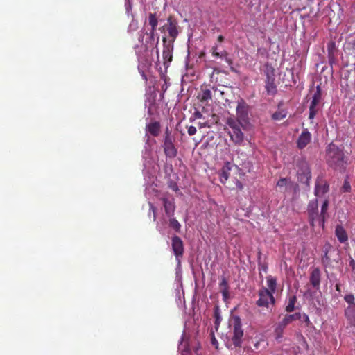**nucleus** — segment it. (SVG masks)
Returning <instances> with one entry per match:
<instances>
[{"mask_svg": "<svg viewBox=\"0 0 355 355\" xmlns=\"http://www.w3.org/2000/svg\"><path fill=\"white\" fill-rule=\"evenodd\" d=\"M236 166L231 162H226L221 170L219 171V178L221 183L225 184L230 177V172L233 168Z\"/></svg>", "mask_w": 355, "mask_h": 355, "instance_id": "nucleus-12", "label": "nucleus"}, {"mask_svg": "<svg viewBox=\"0 0 355 355\" xmlns=\"http://www.w3.org/2000/svg\"><path fill=\"white\" fill-rule=\"evenodd\" d=\"M288 180L286 179V178H282V179H280L277 183V185L279 187H286L287 185V184L288 183Z\"/></svg>", "mask_w": 355, "mask_h": 355, "instance_id": "nucleus-37", "label": "nucleus"}, {"mask_svg": "<svg viewBox=\"0 0 355 355\" xmlns=\"http://www.w3.org/2000/svg\"><path fill=\"white\" fill-rule=\"evenodd\" d=\"M336 291H339L340 292V285L338 284H337L336 285Z\"/></svg>", "mask_w": 355, "mask_h": 355, "instance_id": "nucleus-49", "label": "nucleus"}, {"mask_svg": "<svg viewBox=\"0 0 355 355\" xmlns=\"http://www.w3.org/2000/svg\"><path fill=\"white\" fill-rule=\"evenodd\" d=\"M147 132L153 136H157L159 132V124L157 122L148 124L146 127Z\"/></svg>", "mask_w": 355, "mask_h": 355, "instance_id": "nucleus-21", "label": "nucleus"}, {"mask_svg": "<svg viewBox=\"0 0 355 355\" xmlns=\"http://www.w3.org/2000/svg\"><path fill=\"white\" fill-rule=\"evenodd\" d=\"M218 47L217 46H214L213 49H212V54L214 57L216 58H223L224 56L226 55V52H223L221 53H220L219 52H218Z\"/></svg>", "mask_w": 355, "mask_h": 355, "instance_id": "nucleus-34", "label": "nucleus"}, {"mask_svg": "<svg viewBox=\"0 0 355 355\" xmlns=\"http://www.w3.org/2000/svg\"><path fill=\"white\" fill-rule=\"evenodd\" d=\"M329 190V186L327 182L322 180H317L315 187V195L320 197L326 193Z\"/></svg>", "mask_w": 355, "mask_h": 355, "instance_id": "nucleus-13", "label": "nucleus"}, {"mask_svg": "<svg viewBox=\"0 0 355 355\" xmlns=\"http://www.w3.org/2000/svg\"><path fill=\"white\" fill-rule=\"evenodd\" d=\"M295 297H293L290 299L288 305L286 307V311L287 312H292L294 310L295 307Z\"/></svg>", "mask_w": 355, "mask_h": 355, "instance_id": "nucleus-33", "label": "nucleus"}, {"mask_svg": "<svg viewBox=\"0 0 355 355\" xmlns=\"http://www.w3.org/2000/svg\"><path fill=\"white\" fill-rule=\"evenodd\" d=\"M311 140V135L307 130H304L297 139V147L300 149L304 148Z\"/></svg>", "mask_w": 355, "mask_h": 355, "instance_id": "nucleus-14", "label": "nucleus"}, {"mask_svg": "<svg viewBox=\"0 0 355 355\" xmlns=\"http://www.w3.org/2000/svg\"><path fill=\"white\" fill-rule=\"evenodd\" d=\"M324 257L327 259V251L325 252Z\"/></svg>", "mask_w": 355, "mask_h": 355, "instance_id": "nucleus-52", "label": "nucleus"}, {"mask_svg": "<svg viewBox=\"0 0 355 355\" xmlns=\"http://www.w3.org/2000/svg\"><path fill=\"white\" fill-rule=\"evenodd\" d=\"M297 174L300 181L309 184L311 179V171L308 162L304 159L298 161L297 164Z\"/></svg>", "mask_w": 355, "mask_h": 355, "instance_id": "nucleus-7", "label": "nucleus"}, {"mask_svg": "<svg viewBox=\"0 0 355 355\" xmlns=\"http://www.w3.org/2000/svg\"><path fill=\"white\" fill-rule=\"evenodd\" d=\"M148 21H149V24L150 25V26L152 28L150 34L153 35L154 33V31L156 29L157 26V20L155 15L153 14H150Z\"/></svg>", "mask_w": 355, "mask_h": 355, "instance_id": "nucleus-25", "label": "nucleus"}, {"mask_svg": "<svg viewBox=\"0 0 355 355\" xmlns=\"http://www.w3.org/2000/svg\"><path fill=\"white\" fill-rule=\"evenodd\" d=\"M211 344L216 347L217 348L218 347V343L217 341V340L216 339V338L214 337V331L213 330H211Z\"/></svg>", "mask_w": 355, "mask_h": 355, "instance_id": "nucleus-40", "label": "nucleus"}, {"mask_svg": "<svg viewBox=\"0 0 355 355\" xmlns=\"http://www.w3.org/2000/svg\"><path fill=\"white\" fill-rule=\"evenodd\" d=\"M258 345H259V342H257V343L254 345V346H255V348H256V349H258Z\"/></svg>", "mask_w": 355, "mask_h": 355, "instance_id": "nucleus-51", "label": "nucleus"}, {"mask_svg": "<svg viewBox=\"0 0 355 355\" xmlns=\"http://www.w3.org/2000/svg\"><path fill=\"white\" fill-rule=\"evenodd\" d=\"M345 300L346 301V302H347L349 304L348 306L355 305V304L354 303V297L353 295H345Z\"/></svg>", "mask_w": 355, "mask_h": 355, "instance_id": "nucleus-35", "label": "nucleus"}, {"mask_svg": "<svg viewBox=\"0 0 355 355\" xmlns=\"http://www.w3.org/2000/svg\"><path fill=\"white\" fill-rule=\"evenodd\" d=\"M202 116V114L200 112H198V111L195 112L194 117L196 119H201Z\"/></svg>", "mask_w": 355, "mask_h": 355, "instance_id": "nucleus-43", "label": "nucleus"}, {"mask_svg": "<svg viewBox=\"0 0 355 355\" xmlns=\"http://www.w3.org/2000/svg\"><path fill=\"white\" fill-rule=\"evenodd\" d=\"M164 148L167 157H174L176 156L177 150L173 144L172 139L168 135L165 137Z\"/></svg>", "mask_w": 355, "mask_h": 355, "instance_id": "nucleus-11", "label": "nucleus"}, {"mask_svg": "<svg viewBox=\"0 0 355 355\" xmlns=\"http://www.w3.org/2000/svg\"><path fill=\"white\" fill-rule=\"evenodd\" d=\"M146 137L147 138L146 139V143H148V140H149V137H148V135H146Z\"/></svg>", "mask_w": 355, "mask_h": 355, "instance_id": "nucleus-50", "label": "nucleus"}, {"mask_svg": "<svg viewBox=\"0 0 355 355\" xmlns=\"http://www.w3.org/2000/svg\"><path fill=\"white\" fill-rule=\"evenodd\" d=\"M350 188H351V187H350V184H349V182L347 181V180H345V182H344V184L343 185V187H342L343 191L348 192V191H349Z\"/></svg>", "mask_w": 355, "mask_h": 355, "instance_id": "nucleus-38", "label": "nucleus"}, {"mask_svg": "<svg viewBox=\"0 0 355 355\" xmlns=\"http://www.w3.org/2000/svg\"><path fill=\"white\" fill-rule=\"evenodd\" d=\"M266 283L268 286L267 289L270 291L272 294L275 293L277 288V279L272 276H268L266 277Z\"/></svg>", "mask_w": 355, "mask_h": 355, "instance_id": "nucleus-19", "label": "nucleus"}, {"mask_svg": "<svg viewBox=\"0 0 355 355\" xmlns=\"http://www.w3.org/2000/svg\"><path fill=\"white\" fill-rule=\"evenodd\" d=\"M335 234L340 243H345L348 240V236L346 233V231L341 225L336 226Z\"/></svg>", "mask_w": 355, "mask_h": 355, "instance_id": "nucleus-18", "label": "nucleus"}, {"mask_svg": "<svg viewBox=\"0 0 355 355\" xmlns=\"http://www.w3.org/2000/svg\"><path fill=\"white\" fill-rule=\"evenodd\" d=\"M149 150L147 148V147L145 148V152H144V157L146 158L147 156H148L149 155Z\"/></svg>", "mask_w": 355, "mask_h": 355, "instance_id": "nucleus-46", "label": "nucleus"}, {"mask_svg": "<svg viewBox=\"0 0 355 355\" xmlns=\"http://www.w3.org/2000/svg\"><path fill=\"white\" fill-rule=\"evenodd\" d=\"M142 76L146 79V78L145 77L144 74L142 73Z\"/></svg>", "mask_w": 355, "mask_h": 355, "instance_id": "nucleus-53", "label": "nucleus"}, {"mask_svg": "<svg viewBox=\"0 0 355 355\" xmlns=\"http://www.w3.org/2000/svg\"><path fill=\"white\" fill-rule=\"evenodd\" d=\"M322 98V93L321 89L319 85L316 87V91L314 92V94L312 98V101L309 107V116L310 119H313L316 113L318 112L319 108L318 105Z\"/></svg>", "mask_w": 355, "mask_h": 355, "instance_id": "nucleus-9", "label": "nucleus"}, {"mask_svg": "<svg viewBox=\"0 0 355 355\" xmlns=\"http://www.w3.org/2000/svg\"><path fill=\"white\" fill-rule=\"evenodd\" d=\"M196 131L197 130L194 126L191 125L188 128V134L190 136L194 135L196 133Z\"/></svg>", "mask_w": 355, "mask_h": 355, "instance_id": "nucleus-41", "label": "nucleus"}, {"mask_svg": "<svg viewBox=\"0 0 355 355\" xmlns=\"http://www.w3.org/2000/svg\"><path fill=\"white\" fill-rule=\"evenodd\" d=\"M227 125L231 129L229 132L230 139L237 145H241L244 140V134L240 128V124L235 119L230 117L227 119Z\"/></svg>", "mask_w": 355, "mask_h": 355, "instance_id": "nucleus-4", "label": "nucleus"}, {"mask_svg": "<svg viewBox=\"0 0 355 355\" xmlns=\"http://www.w3.org/2000/svg\"><path fill=\"white\" fill-rule=\"evenodd\" d=\"M167 221L164 217H162L159 219L157 224V228L159 232H163L165 229Z\"/></svg>", "mask_w": 355, "mask_h": 355, "instance_id": "nucleus-28", "label": "nucleus"}, {"mask_svg": "<svg viewBox=\"0 0 355 355\" xmlns=\"http://www.w3.org/2000/svg\"><path fill=\"white\" fill-rule=\"evenodd\" d=\"M198 98L202 102H207L211 100L212 98L211 90L208 89H202L201 93L199 94Z\"/></svg>", "mask_w": 355, "mask_h": 355, "instance_id": "nucleus-22", "label": "nucleus"}, {"mask_svg": "<svg viewBox=\"0 0 355 355\" xmlns=\"http://www.w3.org/2000/svg\"><path fill=\"white\" fill-rule=\"evenodd\" d=\"M223 37L222 35H219L218 37V41L219 42H223Z\"/></svg>", "mask_w": 355, "mask_h": 355, "instance_id": "nucleus-47", "label": "nucleus"}, {"mask_svg": "<svg viewBox=\"0 0 355 355\" xmlns=\"http://www.w3.org/2000/svg\"><path fill=\"white\" fill-rule=\"evenodd\" d=\"M125 9H126V12L128 14H129L130 10H131V9H132L131 0H125Z\"/></svg>", "mask_w": 355, "mask_h": 355, "instance_id": "nucleus-39", "label": "nucleus"}, {"mask_svg": "<svg viewBox=\"0 0 355 355\" xmlns=\"http://www.w3.org/2000/svg\"><path fill=\"white\" fill-rule=\"evenodd\" d=\"M307 211L309 214V220L311 225L313 227L318 225L324 229V218L319 216L318 205L317 200H312L309 203Z\"/></svg>", "mask_w": 355, "mask_h": 355, "instance_id": "nucleus-5", "label": "nucleus"}, {"mask_svg": "<svg viewBox=\"0 0 355 355\" xmlns=\"http://www.w3.org/2000/svg\"><path fill=\"white\" fill-rule=\"evenodd\" d=\"M220 291L224 297V299H227L229 297V291H228V284L225 278H223L221 282L220 283Z\"/></svg>", "mask_w": 355, "mask_h": 355, "instance_id": "nucleus-20", "label": "nucleus"}, {"mask_svg": "<svg viewBox=\"0 0 355 355\" xmlns=\"http://www.w3.org/2000/svg\"><path fill=\"white\" fill-rule=\"evenodd\" d=\"M230 337L234 347H240L242 343L243 331L241 322L238 317H235L230 323Z\"/></svg>", "mask_w": 355, "mask_h": 355, "instance_id": "nucleus-3", "label": "nucleus"}, {"mask_svg": "<svg viewBox=\"0 0 355 355\" xmlns=\"http://www.w3.org/2000/svg\"><path fill=\"white\" fill-rule=\"evenodd\" d=\"M128 28L130 31H136L138 28V22L136 20L132 19L130 23Z\"/></svg>", "mask_w": 355, "mask_h": 355, "instance_id": "nucleus-36", "label": "nucleus"}, {"mask_svg": "<svg viewBox=\"0 0 355 355\" xmlns=\"http://www.w3.org/2000/svg\"><path fill=\"white\" fill-rule=\"evenodd\" d=\"M345 316L349 324L355 327V305L347 306L345 310Z\"/></svg>", "mask_w": 355, "mask_h": 355, "instance_id": "nucleus-16", "label": "nucleus"}, {"mask_svg": "<svg viewBox=\"0 0 355 355\" xmlns=\"http://www.w3.org/2000/svg\"><path fill=\"white\" fill-rule=\"evenodd\" d=\"M168 31V33L171 37H175L177 36V35H178L177 28L173 24H171V23L170 24Z\"/></svg>", "mask_w": 355, "mask_h": 355, "instance_id": "nucleus-32", "label": "nucleus"}, {"mask_svg": "<svg viewBox=\"0 0 355 355\" xmlns=\"http://www.w3.org/2000/svg\"><path fill=\"white\" fill-rule=\"evenodd\" d=\"M237 187H238L239 189H241L243 188V186H242L241 183H240V182H238V183H237Z\"/></svg>", "mask_w": 355, "mask_h": 355, "instance_id": "nucleus-48", "label": "nucleus"}, {"mask_svg": "<svg viewBox=\"0 0 355 355\" xmlns=\"http://www.w3.org/2000/svg\"><path fill=\"white\" fill-rule=\"evenodd\" d=\"M283 324L279 322V324H277L276 329H275V333L277 334V338H281L282 337V334L283 333V331L284 329V328L286 327L284 325H282Z\"/></svg>", "mask_w": 355, "mask_h": 355, "instance_id": "nucleus-31", "label": "nucleus"}, {"mask_svg": "<svg viewBox=\"0 0 355 355\" xmlns=\"http://www.w3.org/2000/svg\"><path fill=\"white\" fill-rule=\"evenodd\" d=\"M198 125H199L200 128H205V127H209V125H208L207 122L199 123Z\"/></svg>", "mask_w": 355, "mask_h": 355, "instance_id": "nucleus-44", "label": "nucleus"}, {"mask_svg": "<svg viewBox=\"0 0 355 355\" xmlns=\"http://www.w3.org/2000/svg\"><path fill=\"white\" fill-rule=\"evenodd\" d=\"M243 129H245L249 124L248 106L243 101L238 102L236 107V119Z\"/></svg>", "mask_w": 355, "mask_h": 355, "instance_id": "nucleus-6", "label": "nucleus"}, {"mask_svg": "<svg viewBox=\"0 0 355 355\" xmlns=\"http://www.w3.org/2000/svg\"><path fill=\"white\" fill-rule=\"evenodd\" d=\"M328 205H329L328 200H324L323 201L322 207H321V213H320V214H319V216L322 217L324 219L325 215L327 214V211L328 209Z\"/></svg>", "mask_w": 355, "mask_h": 355, "instance_id": "nucleus-29", "label": "nucleus"}, {"mask_svg": "<svg viewBox=\"0 0 355 355\" xmlns=\"http://www.w3.org/2000/svg\"><path fill=\"white\" fill-rule=\"evenodd\" d=\"M297 317L298 316L296 315V313L292 315H286L283 320L281 321V322L283 324L282 325L286 327L293 321L296 320Z\"/></svg>", "mask_w": 355, "mask_h": 355, "instance_id": "nucleus-23", "label": "nucleus"}, {"mask_svg": "<svg viewBox=\"0 0 355 355\" xmlns=\"http://www.w3.org/2000/svg\"><path fill=\"white\" fill-rule=\"evenodd\" d=\"M151 191H155V196H157V198H159V200L162 201L165 211V214L169 218L168 222L170 227L174 229L175 231H179L181 225L175 218H173L175 209L173 198H172L171 196H168V195L160 196V194L157 193V191H155L154 188L150 187L146 189L145 194L148 199L150 209L153 211V220H156L155 207L153 205V203L150 200V197L148 196Z\"/></svg>", "mask_w": 355, "mask_h": 355, "instance_id": "nucleus-1", "label": "nucleus"}, {"mask_svg": "<svg viewBox=\"0 0 355 355\" xmlns=\"http://www.w3.org/2000/svg\"><path fill=\"white\" fill-rule=\"evenodd\" d=\"M321 272L318 268H314L310 276V282L312 286L316 289H319L320 284Z\"/></svg>", "mask_w": 355, "mask_h": 355, "instance_id": "nucleus-15", "label": "nucleus"}, {"mask_svg": "<svg viewBox=\"0 0 355 355\" xmlns=\"http://www.w3.org/2000/svg\"><path fill=\"white\" fill-rule=\"evenodd\" d=\"M266 90L268 93L273 94L276 91L275 85L272 80H270V78L268 79V81L266 85Z\"/></svg>", "mask_w": 355, "mask_h": 355, "instance_id": "nucleus-27", "label": "nucleus"}, {"mask_svg": "<svg viewBox=\"0 0 355 355\" xmlns=\"http://www.w3.org/2000/svg\"><path fill=\"white\" fill-rule=\"evenodd\" d=\"M163 55L164 57V58H167L168 57L169 58V60H171V51L169 50V49H164V51H163Z\"/></svg>", "mask_w": 355, "mask_h": 355, "instance_id": "nucleus-42", "label": "nucleus"}, {"mask_svg": "<svg viewBox=\"0 0 355 355\" xmlns=\"http://www.w3.org/2000/svg\"><path fill=\"white\" fill-rule=\"evenodd\" d=\"M327 162L329 166L336 169L342 170L347 165V159L343 150L334 144L331 143L327 148Z\"/></svg>", "mask_w": 355, "mask_h": 355, "instance_id": "nucleus-2", "label": "nucleus"}, {"mask_svg": "<svg viewBox=\"0 0 355 355\" xmlns=\"http://www.w3.org/2000/svg\"><path fill=\"white\" fill-rule=\"evenodd\" d=\"M350 266H352V270H353L354 272L355 273V261L354 259H352L350 261Z\"/></svg>", "mask_w": 355, "mask_h": 355, "instance_id": "nucleus-45", "label": "nucleus"}, {"mask_svg": "<svg viewBox=\"0 0 355 355\" xmlns=\"http://www.w3.org/2000/svg\"><path fill=\"white\" fill-rule=\"evenodd\" d=\"M259 298L257 301V304L259 307L269 308L270 305L275 303L273 294L271 293L266 288H262L259 292Z\"/></svg>", "mask_w": 355, "mask_h": 355, "instance_id": "nucleus-8", "label": "nucleus"}, {"mask_svg": "<svg viewBox=\"0 0 355 355\" xmlns=\"http://www.w3.org/2000/svg\"><path fill=\"white\" fill-rule=\"evenodd\" d=\"M296 315L298 316L297 320H300L302 323H305L307 327L311 325L309 318L306 313H296Z\"/></svg>", "mask_w": 355, "mask_h": 355, "instance_id": "nucleus-24", "label": "nucleus"}, {"mask_svg": "<svg viewBox=\"0 0 355 355\" xmlns=\"http://www.w3.org/2000/svg\"><path fill=\"white\" fill-rule=\"evenodd\" d=\"M178 350L181 352V355H189L190 352L188 346V340L186 336L183 334L181 341L178 346Z\"/></svg>", "mask_w": 355, "mask_h": 355, "instance_id": "nucleus-17", "label": "nucleus"}, {"mask_svg": "<svg viewBox=\"0 0 355 355\" xmlns=\"http://www.w3.org/2000/svg\"><path fill=\"white\" fill-rule=\"evenodd\" d=\"M286 116V113L284 110H279L276 112H275L272 114V119L275 121H280L283 119H284Z\"/></svg>", "mask_w": 355, "mask_h": 355, "instance_id": "nucleus-26", "label": "nucleus"}, {"mask_svg": "<svg viewBox=\"0 0 355 355\" xmlns=\"http://www.w3.org/2000/svg\"><path fill=\"white\" fill-rule=\"evenodd\" d=\"M214 316H215V318H216L214 329H215L216 331H217L218 328V326H219V324L220 323V321H221V318L220 316L219 311H218V308H216V309H215Z\"/></svg>", "mask_w": 355, "mask_h": 355, "instance_id": "nucleus-30", "label": "nucleus"}, {"mask_svg": "<svg viewBox=\"0 0 355 355\" xmlns=\"http://www.w3.org/2000/svg\"><path fill=\"white\" fill-rule=\"evenodd\" d=\"M172 248L176 259L180 263L179 257L182 255L184 251L183 243L180 237L175 236L172 238Z\"/></svg>", "mask_w": 355, "mask_h": 355, "instance_id": "nucleus-10", "label": "nucleus"}]
</instances>
